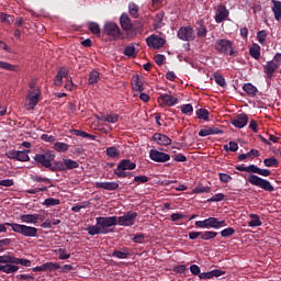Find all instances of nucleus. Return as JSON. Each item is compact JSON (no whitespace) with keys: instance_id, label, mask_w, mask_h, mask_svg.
I'll return each instance as SVG.
<instances>
[{"instance_id":"7","label":"nucleus","mask_w":281,"mask_h":281,"mask_svg":"<svg viewBox=\"0 0 281 281\" xmlns=\"http://www.w3.org/2000/svg\"><path fill=\"white\" fill-rule=\"evenodd\" d=\"M97 225L101 227V229H104L105 232H113V229H110L109 227H115L117 225V216H109V217H97Z\"/></svg>"},{"instance_id":"56","label":"nucleus","mask_w":281,"mask_h":281,"mask_svg":"<svg viewBox=\"0 0 281 281\" xmlns=\"http://www.w3.org/2000/svg\"><path fill=\"white\" fill-rule=\"evenodd\" d=\"M193 111H194V108H192V104L190 103L181 105V112L184 115H192Z\"/></svg>"},{"instance_id":"59","label":"nucleus","mask_w":281,"mask_h":281,"mask_svg":"<svg viewBox=\"0 0 281 281\" xmlns=\"http://www.w3.org/2000/svg\"><path fill=\"white\" fill-rule=\"evenodd\" d=\"M257 38L260 45H265L267 43V31L262 30L257 33Z\"/></svg>"},{"instance_id":"8","label":"nucleus","mask_w":281,"mask_h":281,"mask_svg":"<svg viewBox=\"0 0 281 281\" xmlns=\"http://www.w3.org/2000/svg\"><path fill=\"white\" fill-rule=\"evenodd\" d=\"M137 218V212H127L122 216L116 217L117 225L121 227H133Z\"/></svg>"},{"instance_id":"44","label":"nucleus","mask_w":281,"mask_h":281,"mask_svg":"<svg viewBox=\"0 0 281 281\" xmlns=\"http://www.w3.org/2000/svg\"><path fill=\"white\" fill-rule=\"evenodd\" d=\"M99 81H100V72L92 70L89 75L88 83L89 85H98Z\"/></svg>"},{"instance_id":"11","label":"nucleus","mask_w":281,"mask_h":281,"mask_svg":"<svg viewBox=\"0 0 281 281\" xmlns=\"http://www.w3.org/2000/svg\"><path fill=\"white\" fill-rule=\"evenodd\" d=\"M178 38L180 41H186L187 43H190V41H194V29L192 26H181L177 33Z\"/></svg>"},{"instance_id":"4","label":"nucleus","mask_w":281,"mask_h":281,"mask_svg":"<svg viewBox=\"0 0 281 281\" xmlns=\"http://www.w3.org/2000/svg\"><path fill=\"white\" fill-rule=\"evenodd\" d=\"M195 227L204 229H221V227H227V222H225V220L218 221L216 217H209L204 221H196Z\"/></svg>"},{"instance_id":"12","label":"nucleus","mask_w":281,"mask_h":281,"mask_svg":"<svg viewBox=\"0 0 281 281\" xmlns=\"http://www.w3.org/2000/svg\"><path fill=\"white\" fill-rule=\"evenodd\" d=\"M149 158L151 161H156L157 164H166L167 161H170V154H166L157 149H150Z\"/></svg>"},{"instance_id":"3","label":"nucleus","mask_w":281,"mask_h":281,"mask_svg":"<svg viewBox=\"0 0 281 281\" xmlns=\"http://www.w3.org/2000/svg\"><path fill=\"white\" fill-rule=\"evenodd\" d=\"M280 66H281V53H277L270 61H267L266 65H263V74H266V78L268 80H271L276 71L280 69Z\"/></svg>"},{"instance_id":"48","label":"nucleus","mask_w":281,"mask_h":281,"mask_svg":"<svg viewBox=\"0 0 281 281\" xmlns=\"http://www.w3.org/2000/svg\"><path fill=\"white\" fill-rule=\"evenodd\" d=\"M214 80H215L216 85H218L223 89H225L227 87V81H225V77H223V75H218L215 72Z\"/></svg>"},{"instance_id":"32","label":"nucleus","mask_w":281,"mask_h":281,"mask_svg":"<svg viewBox=\"0 0 281 281\" xmlns=\"http://www.w3.org/2000/svg\"><path fill=\"white\" fill-rule=\"evenodd\" d=\"M135 45L138 44L132 43L131 45L126 46L123 52L124 56H127L128 58H136L137 49L135 48Z\"/></svg>"},{"instance_id":"17","label":"nucleus","mask_w":281,"mask_h":281,"mask_svg":"<svg viewBox=\"0 0 281 281\" xmlns=\"http://www.w3.org/2000/svg\"><path fill=\"white\" fill-rule=\"evenodd\" d=\"M153 140L156 142L159 146H170L172 144V139L168 137L166 134L155 133L153 135Z\"/></svg>"},{"instance_id":"24","label":"nucleus","mask_w":281,"mask_h":281,"mask_svg":"<svg viewBox=\"0 0 281 281\" xmlns=\"http://www.w3.org/2000/svg\"><path fill=\"white\" fill-rule=\"evenodd\" d=\"M207 135H223V131L218 127H205L199 132L200 137H207Z\"/></svg>"},{"instance_id":"34","label":"nucleus","mask_w":281,"mask_h":281,"mask_svg":"<svg viewBox=\"0 0 281 281\" xmlns=\"http://www.w3.org/2000/svg\"><path fill=\"white\" fill-rule=\"evenodd\" d=\"M0 271H2V273H16V271H19V266H14V265H0Z\"/></svg>"},{"instance_id":"57","label":"nucleus","mask_w":281,"mask_h":281,"mask_svg":"<svg viewBox=\"0 0 281 281\" xmlns=\"http://www.w3.org/2000/svg\"><path fill=\"white\" fill-rule=\"evenodd\" d=\"M12 240L10 238L0 239V254L5 251V247H10Z\"/></svg>"},{"instance_id":"43","label":"nucleus","mask_w":281,"mask_h":281,"mask_svg":"<svg viewBox=\"0 0 281 281\" xmlns=\"http://www.w3.org/2000/svg\"><path fill=\"white\" fill-rule=\"evenodd\" d=\"M44 271H58L60 269V265L58 262H45L43 263Z\"/></svg>"},{"instance_id":"30","label":"nucleus","mask_w":281,"mask_h":281,"mask_svg":"<svg viewBox=\"0 0 281 281\" xmlns=\"http://www.w3.org/2000/svg\"><path fill=\"white\" fill-rule=\"evenodd\" d=\"M243 90L245 93H247V95H250V98H256V95H258V88H256V86L252 83H245L243 86Z\"/></svg>"},{"instance_id":"15","label":"nucleus","mask_w":281,"mask_h":281,"mask_svg":"<svg viewBox=\"0 0 281 281\" xmlns=\"http://www.w3.org/2000/svg\"><path fill=\"white\" fill-rule=\"evenodd\" d=\"M249 123V116L246 113L237 114L234 119L231 120V124L235 126V128H245V126Z\"/></svg>"},{"instance_id":"28","label":"nucleus","mask_w":281,"mask_h":281,"mask_svg":"<svg viewBox=\"0 0 281 281\" xmlns=\"http://www.w3.org/2000/svg\"><path fill=\"white\" fill-rule=\"evenodd\" d=\"M272 3V12L274 14L276 21H280L281 19V1L280 0H271Z\"/></svg>"},{"instance_id":"29","label":"nucleus","mask_w":281,"mask_h":281,"mask_svg":"<svg viewBox=\"0 0 281 281\" xmlns=\"http://www.w3.org/2000/svg\"><path fill=\"white\" fill-rule=\"evenodd\" d=\"M131 256L128 248L124 247L123 250H114L112 252V258H117L119 260H126Z\"/></svg>"},{"instance_id":"36","label":"nucleus","mask_w":281,"mask_h":281,"mask_svg":"<svg viewBox=\"0 0 281 281\" xmlns=\"http://www.w3.org/2000/svg\"><path fill=\"white\" fill-rule=\"evenodd\" d=\"M251 221L248 222L249 227H261L262 221H260V216L258 214H250L249 215Z\"/></svg>"},{"instance_id":"51","label":"nucleus","mask_w":281,"mask_h":281,"mask_svg":"<svg viewBox=\"0 0 281 281\" xmlns=\"http://www.w3.org/2000/svg\"><path fill=\"white\" fill-rule=\"evenodd\" d=\"M105 153L108 157H111L112 159L120 157V149H117V147H108Z\"/></svg>"},{"instance_id":"2","label":"nucleus","mask_w":281,"mask_h":281,"mask_svg":"<svg viewBox=\"0 0 281 281\" xmlns=\"http://www.w3.org/2000/svg\"><path fill=\"white\" fill-rule=\"evenodd\" d=\"M214 49L217 54H222L224 56H236L234 43L227 38L216 40L214 44Z\"/></svg>"},{"instance_id":"19","label":"nucleus","mask_w":281,"mask_h":281,"mask_svg":"<svg viewBox=\"0 0 281 281\" xmlns=\"http://www.w3.org/2000/svg\"><path fill=\"white\" fill-rule=\"evenodd\" d=\"M86 232H88L89 236H97L98 234H103V235L111 234L113 231H105V229H102V228L97 224V225L88 226V227L86 228Z\"/></svg>"},{"instance_id":"5","label":"nucleus","mask_w":281,"mask_h":281,"mask_svg":"<svg viewBox=\"0 0 281 281\" xmlns=\"http://www.w3.org/2000/svg\"><path fill=\"white\" fill-rule=\"evenodd\" d=\"M247 181L251 186H256L257 188H261V190H265L266 192H274L276 188L273 184L269 182V180L260 178L256 175H250L247 179Z\"/></svg>"},{"instance_id":"60","label":"nucleus","mask_w":281,"mask_h":281,"mask_svg":"<svg viewBox=\"0 0 281 281\" xmlns=\"http://www.w3.org/2000/svg\"><path fill=\"white\" fill-rule=\"evenodd\" d=\"M66 250L63 248H59L56 250V254H58L59 260H68V258H71V254H66Z\"/></svg>"},{"instance_id":"46","label":"nucleus","mask_w":281,"mask_h":281,"mask_svg":"<svg viewBox=\"0 0 281 281\" xmlns=\"http://www.w3.org/2000/svg\"><path fill=\"white\" fill-rule=\"evenodd\" d=\"M13 265L14 267H16V265H21L22 267H32V261L30 259L14 257Z\"/></svg>"},{"instance_id":"52","label":"nucleus","mask_w":281,"mask_h":281,"mask_svg":"<svg viewBox=\"0 0 281 281\" xmlns=\"http://www.w3.org/2000/svg\"><path fill=\"white\" fill-rule=\"evenodd\" d=\"M43 205H46V207H54L55 205H60V200L48 198L43 202Z\"/></svg>"},{"instance_id":"6","label":"nucleus","mask_w":281,"mask_h":281,"mask_svg":"<svg viewBox=\"0 0 281 281\" xmlns=\"http://www.w3.org/2000/svg\"><path fill=\"white\" fill-rule=\"evenodd\" d=\"M33 159L36 161V164L43 166V168H52V161L56 159V155L54 151L47 150L42 154H36Z\"/></svg>"},{"instance_id":"16","label":"nucleus","mask_w":281,"mask_h":281,"mask_svg":"<svg viewBox=\"0 0 281 281\" xmlns=\"http://www.w3.org/2000/svg\"><path fill=\"white\" fill-rule=\"evenodd\" d=\"M229 19V10L225 4H220L215 11V22L223 23V21H227Z\"/></svg>"},{"instance_id":"33","label":"nucleus","mask_w":281,"mask_h":281,"mask_svg":"<svg viewBox=\"0 0 281 281\" xmlns=\"http://www.w3.org/2000/svg\"><path fill=\"white\" fill-rule=\"evenodd\" d=\"M64 166L65 170H76V168H80V165L78 161L69 159V158H64Z\"/></svg>"},{"instance_id":"21","label":"nucleus","mask_w":281,"mask_h":281,"mask_svg":"<svg viewBox=\"0 0 281 281\" xmlns=\"http://www.w3.org/2000/svg\"><path fill=\"white\" fill-rule=\"evenodd\" d=\"M38 220H41L40 214H23V215H20V221H22V223H27V224H31V225H36Z\"/></svg>"},{"instance_id":"22","label":"nucleus","mask_w":281,"mask_h":281,"mask_svg":"<svg viewBox=\"0 0 281 281\" xmlns=\"http://www.w3.org/2000/svg\"><path fill=\"white\" fill-rule=\"evenodd\" d=\"M120 25L122 30L125 32H130L133 27V23L131 22V18L128 16V13H123L120 18Z\"/></svg>"},{"instance_id":"35","label":"nucleus","mask_w":281,"mask_h":281,"mask_svg":"<svg viewBox=\"0 0 281 281\" xmlns=\"http://www.w3.org/2000/svg\"><path fill=\"white\" fill-rule=\"evenodd\" d=\"M249 54L255 60H260V45L252 44L249 48Z\"/></svg>"},{"instance_id":"31","label":"nucleus","mask_w":281,"mask_h":281,"mask_svg":"<svg viewBox=\"0 0 281 281\" xmlns=\"http://www.w3.org/2000/svg\"><path fill=\"white\" fill-rule=\"evenodd\" d=\"M50 172H66L65 170V158H63V161H55L54 164L50 162Z\"/></svg>"},{"instance_id":"37","label":"nucleus","mask_w":281,"mask_h":281,"mask_svg":"<svg viewBox=\"0 0 281 281\" xmlns=\"http://www.w3.org/2000/svg\"><path fill=\"white\" fill-rule=\"evenodd\" d=\"M263 165L266 168H278V166H280V161L276 157H269L263 159Z\"/></svg>"},{"instance_id":"64","label":"nucleus","mask_w":281,"mask_h":281,"mask_svg":"<svg viewBox=\"0 0 281 281\" xmlns=\"http://www.w3.org/2000/svg\"><path fill=\"white\" fill-rule=\"evenodd\" d=\"M220 181H222V183H229V181H232V176L227 173H220Z\"/></svg>"},{"instance_id":"41","label":"nucleus","mask_w":281,"mask_h":281,"mask_svg":"<svg viewBox=\"0 0 281 281\" xmlns=\"http://www.w3.org/2000/svg\"><path fill=\"white\" fill-rule=\"evenodd\" d=\"M88 27H89V31L91 32V34H94V36H100V34L102 32L100 30V24H98L97 22H89Z\"/></svg>"},{"instance_id":"23","label":"nucleus","mask_w":281,"mask_h":281,"mask_svg":"<svg viewBox=\"0 0 281 281\" xmlns=\"http://www.w3.org/2000/svg\"><path fill=\"white\" fill-rule=\"evenodd\" d=\"M196 29H195V32H196V36L199 38H205L207 36V27L205 26V22L203 20H199L196 22Z\"/></svg>"},{"instance_id":"53","label":"nucleus","mask_w":281,"mask_h":281,"mask_svg":"<svg viewBox=\"0 0 281 281\" xmlns=\"http://www.w3.org/2000/svg\"><path fill=\"white\" fill-rule=\"evenodd\" d=\"M224 150H226V153H228V150L231 153H236V150H238V143L231 140L228 145H224Z\"/></svg>"},{"instance_id":"26","label":"nucleus","mask_w":281,"mask_h":281,"mask_svg":"<svg viewBox=\"0 0 281 281\" xmlns=\"http://www.w3.org/2000/svg\"><path fill=\"white\" fill-rule=\"evenodd\" d=\"M164 16H166V13L164 11H159L158 13H156L153 23L155 30H161L164 25Z\"/></svg>"},{"instance_id":"38","label":"nucleus","mask_w":281,"mask_h":281,"mask_svg":"<svg viewBox=\"0 0 281 281\" xmlns=\"http://www.w3.org/2000/svg\"><path fill=\"white\" fill-rule=\"evenodd\" d=\"M252 173L254 175H260L261 177H271V170L261 169L256 165H252Z\"/></svg>"},{"instance_id":"13","label":"nucleus","mask_w":281,"mask_h":281,"mask_svg":"<svg viewBox=\"0 0 281 281\" xmlns=\"http://www.w3.org/2000/svg\"><path fill=\"white\" fill-rule=\"evenodd\" d=\"M157 102L160 106H175L176 104H179V99L171 94L164 93L157 98Z\"/></svg>"},{"instance_id":"58","label":"nucleus","mask_w":281,"mask_h":281,"mask_svg":"<svg viewBox=\"0 0 281 281\" xmlns=\"http://www.w3.org/2000/svg\"><path fill=\"white\" fill-rule=\"evenodd\" d=\"M225 199V194L223 193H216L212 198L207 200L209 203H218Z\"/></svg>"},{"instance_id":"63","label":"nucleus","mask_w":281,"mask_h":281,"mask_svg":"<svg viewBox=\"0 0 281 281\" xmlns=\"http://www.w3.org/2000/svg\"><path fill=\"white\" fill-rule=\"evenodd\" d=\"M150 179L147 176H136L134 177V183H148Z\"/></svg>"},{"instance_id":"50","label":"nucleus","mask_w":281,"mask_h":281,"mask_svg":"<svg viewBox=\"0 0 281 281\" xmlns=\"http://www.w3.org/2000/svg\"><path fill=\"white\" fill-rule=\"evenodd\" d=\"M30 150H18L16 161H30Z\"/></svg>"},{"instance_id":"1","label":"nucleus","mask_w":281,"mask_h":281,"mask_svg":"<svg viewBox=\"0 0 281 281\" xmlns=\"http://www.w3.org/2000/svg\"><path fill=\"white\" fill-rule=\"evenodd\" d=\"M11 227L12 232H15V234H21L22 236H25L26 238H36L38 236V228L34 226H27L23 224L18 223H4L0 224V233L8 232V227Z\"/></svg>"},{"instance_id":"20","label":"nucleus","mask_w":281,"mask_h":281,"mask_svg":"<svg viewBox=\"0 0 281 281\" xmlns=\"http://www.w3.org/2000/svg\"><path fill=\"white\" fill-rule=\"evenodd\" d=\"M132 86L134 91H144V78H142L139 75H134L132 77Z\"/></svg>"},{"instance_id":"27","label":"nucleus","mask_w":281,"mask_h":281,"mask_svg":"<svg viewBox=\"0 0 281 281\" xmlns=\"http://www.w3.org/2000/svg\"><path fill=\"white\" fill-rule=\"evenodd\" d=\"M100 122H108L109 124H115L120 121V115L113 113V114H103L100 117H98Z\"/></svg>"},{"instance_id":"39","label":"nucleus","mask_w":281,"mask_h":281,"mask_svg":"<svg viewBox=\"0 0 281 281\" xmlns=\"http://www.w3.org/2000/svg\"><path fill=\"white\" fill-rule=\"evenodd\" d=\"M128 12L133 19H138L139 16V5H137L135 2H131L128 4Z\"/></svg>"},{"instance_id":"18","label":"nucleus","mask_w":281,"mask_h":281,"mask_svg":"<svg viewBox=\"0 0 281 281\" xmlns=\"http://www.w3.org/2000/svg\"><path fill=\"white\" fill-rule=\"evenodd\" d=\"M135 168H137V164L131 161V159H122L119 162L116 170L126 171V170H135Z\"/></svg>"},{"instance_id":"25","label":"nucleus","mask_w":281,"mask_h":281,"mask_svg":"<svg viewBox=\"0 0 281 281\" xmlns=\"http://www.w3.org/2000/svg\"><path fill=\"white\" fill-rule=\"evenodd\" d=\"M95 188H101L102 190H108L113 192V190H117L120 188V183L117 182H97Z\"/></svg>"},{"instance_id":"40","label":"nucleus","mask_w":281,"mask_h":281,"mask_svg":"<svg viewBox=\"0 0 281 281\" xmlns=\"http://www.w3.org/2000/svg\"><path fill=\"white\" fill-rule=\"evenodd\" d=\"M195 115L199 120H204V122H207V120H210V111L203 108L196 110Z\"/></svg>"},{"instance_id":"49","label":"nucleus","mask_w":281,"mask_h":281,"mask_svg":"<svg viewBox=\"0 0 281 281\" xmlns=\"http://www.w3.org/2000/svg\"><path fill=\"white\" fill-rule=\"evenodd\" d=\"M211 188L210 187H204L203 184H199L198 187H195L193 189V193L194 194H206L209 192H211Z\"/></svg>"},{"instance_id":"47","label":"nucleus","mask_w":281,"mask_h":281,"mask_svg":"<svg viewBox=\"0 0 281 281\" xmlns=\"http://www.w3.org/2000/svg\"><path fill=\"white\" fill-rule=\"evenodd\" d=\"M14 256L2 255L0 256V265H14Z\"/></svg>"},{"instance_id":"9","label":"nucleus","mask_w":281,"mask_h":281,"mask_svg":"<svg viewBox=\"0 0 281 281\" xmlns=\"http://www.w3.org/2000/svg\"><path fill=\"white\" fill-rule=\"evenodd\" d=\"M26 99L29 100V103L26 104L27 111H34L38 102H41V90L38 89L30 90L26 95Z\"/></svg>"},{"instance_id":"54","label":"nucleus","mask_w":281,"mask_h":281,"mask_svg":"<svg viewBox=\"0 0 281 281\" xmlns=\"http://www.w3.org/2000/svg\"><path fill=\"white\" fill-rule=\"evenodd\" d=\"M114 175H116V177L119 179H126V177H128V179H131V177H133V172H126V171H123L120 169H115Z\"/></svg>"},{"instance_id":"61","label":"nucleus","mask_w":281,"mask_h":281,"mask_svg":"<svg viewBox=\"0 0 281 281\" xmlns=\"http://www.w3.org/2000/svg\"><path fill=\"white\" fill-rule=\"evenodd\" d=\"M218 236V233L214 231H206L204 232L203 240H212L213 238H216Z\"/></svg>"},{"instance_id":"45","label":"nucleus","mask_w":281,"mask_h":281,"mask_svg":"<svg viewBox=\"0 0 281 281\" xmlns=\"http://www.w3.org/2000/svg\"><path fill=\"white\" fill-rule=\"evenodd\" d=\"M54 150L57 153H67V150H69V145L66 143L57 142L54 144Z\"/></svg>"},{"instance_id":"14","label":"nucleus","mask_w":281,"mask_h":281,"mask_svg":"<svg viewBox=\"0 0 281 281\" xmlns=\"http://www.w3.org/2000/svg\"><path fill=\"white\" fill-rule=\"evenodd\" d=\"M146 43L148 47H153V49H161V47L166 45V40L157 35H150L146 38Z\"/></svg>"},{"instance_id":"55","label":"nucleus","mask_w":281,"mask_h":281,"mask_svg":"<svg viewBox=\"0 0 281 281\" xmlns=\"http://www.w3.org/2000/svg\"><path fill=\"white\" fill-rule=\"evenodd\" d=\"M236 234V229L228 227L221 232L222 238H229V236H234Z\"/></svg>"},{"instance_id":"10","label":"nucleus","mask_w":281,"mask_h":281,"mask_svg":"<svg viewBox=\"0 0 281 281\" xmlns=\"http://www.w3.org/2000/svg\"><path fill=\"white\" fill-rule=\"evenodd\" d=\"M103 32L106 34V36L114 38V41H117V38L122 36L120 26H117L114 22H106L103 26Z\"/></svg>"},{"instance_id":"62","label":"nucleus","mask_w":281,"mask_h":281,"mask_svg":"<svg viewBox=\"0 0 281 281\" xmlns=\"http://www.w3.org/2000/svg\"><path fill=\"white\" fill-rule=\"evenodd\" d=\"M235 168L239 172H254V165H249L248 167H245L243 165H237Z\"/></svg>"},{"instance_id":"42","label":"nucleus","mask_w":281,"mask_h":281,"mask_svg":"<svg viewBox=\"0 0 281 281\" xmlns=\"http://www.w3.org/2000/svg\"><path fill=\"white\" fill-rule=\"evenodd\" d=\"M0 69H5V71H19V66L0 60Z\"/></svg>"}]
</instances>
